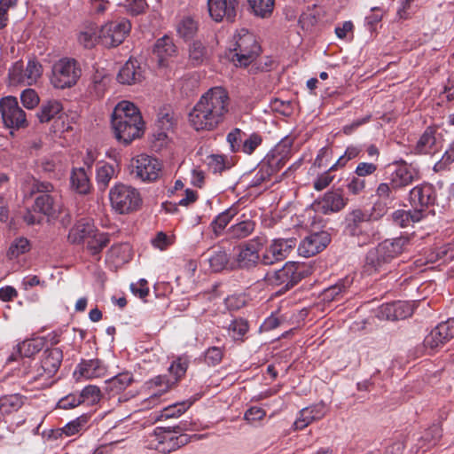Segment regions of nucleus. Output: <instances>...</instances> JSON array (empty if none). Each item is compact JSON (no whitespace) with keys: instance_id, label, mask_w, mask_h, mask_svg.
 I'll use <instances>...</instances> for the list:
<instances>
[{"instance_id":"obj_1","label":"nucleus","mask_w":454,"mask_h":454,"mask_svg":"<svg viewBox=\"0 0 454 454\" xmlns=\"http://www.w3.org/2000/svg\"><path fill=\"white\" fill-rule=\"evenodd\" d=\"M230 98L222 87H214L204 93L189 114V121L196 130H212L229 111Z\"/></svg>"},{"instance_id":"obj_2","label":"nucleus","mask_w":454,"mask_h":454,"mask_svg":"<svg viewBox=\"0 0 454 454\" xmlns=\"http://www.w3.org/2000/svg\"><path fill=\"white\" fill-rule=\"evenodd\" d=\"M111 124L116 139L124 145L140 138L145 129L139 109L133 103L126 100L119 102L114 107Z\"/></svg>"},{"instance_id":"obj_3","label":"nucleus","mask_w":454,"mask_h":454,"mask_svg":"<svg viewBox=\"0 0 454 454\" xmlns=\"http://www.w3.org/2000/svg\"><path fill=\"white\" fill-rule=\"evenodd\" d=\"M63 360V352L59 348L45 349L40 363L24 372L28 383L36 384L38 387H47L53 383V377L58 372Z\"/></svg>"},{"instance_id":"obj_4","label":"nucleus","mask_w":454,"mask_h":454,"mask_svg":"<svg viewBox=\"0 0 454 454\" xmlns=\"http://www.w3.org/2000/svg\"><path fill=\"white\" fill-rule=\"evenodd\" d=\"M344 231L356 239L359 246L371 243L378 234V229L368 210L353 208L344 218Z\"/></svg>"},{"instance_id":"obj_5","label":"nucleus","mask_w":454,"mask_h":454,"mask_svg":"<svg viewBox=\"0 0 454 454\" xmlns=\"http://www.w3.org/2000/svg\"><path fill=\"white\" fill-rule=\"evenodd\" d=\"M407 237L386 239L368 251L365 266L368 270L379 271L385 264L403 253L409 245Z\"/></svg>"},{"instance_id":"obj_6","label":"nucleus","mask_w":454,"mask_h":454,"mask_svg":"<svg viewBox=\"0 0 454 454\" xmlns=\"http://www.w3.org/2000/svg\"><path fill=\"white\" fill-rule=\"evenodd\" d=\"M231 59L235 66L247 67L254 62L261 52V46L255 35L247 29H240L234 35V44Z\"/></svg>"},{"instance_id":"obj_7","label":"nucleus","mask_w":454,"mask_h":454,"mask_svg":"<svg viewBox=\"0 0 454 454\" xmlns=\"http://www.w3.org/2000/svg\"><path fill=\"white\" fill-rule=\"evenodd\" d=\"M109 199L112 208L118 214H130L142 206L138 190L124 184H117L110 189Z\"/></svg>"},{"instance_id":"obj_8","label":"nucleus","mask_w":454,"mask_h":454,"mask_svg":"<svg viewBox=\"0 0 454 454\" xmlns=\"http://www.w3.org/2000/svg\"><path fill=\"white\" fill-rule=\"evenodd\" d=\"M303 278L304 272L301 266L296 262H288L281 269L268 272L265 275V281L271 286L280 287V291H287Z\"/></svg>"},{"instance_id":"obj_9","label":"nucleus","mask_w":454,"mask_h":454,"mask_svg":"<svg viewBox=\"0 0 454 454\" xmlns=\"http://www.w3.org/2000/svg\"><path fill=\"white\" fill-rule=\"evenodd\" d=\"M82 74L76 60L73 59H61L52 67L51 84L58 89L74 86Z\"/></svg>"},{"instance_id":"obj_10","label":"nucleus","mask_w":454,"mask_h":454,"mask_svg":"<svg viewBox=\"0 0 454 454\" xmlns=\"http://www.w3.org/2000/svg\"><path fill=\"white\" fill-rule=\"evenodd\" d=\"M148 448L161 453H169L187 443V435L176 436L172 431L164 427H157L147 436Z\"/></svg>"},{"instance_id":"obj_11","label":"nucleus","mask_w":454,"mask_h":454,"mask_svg":"<svg viewBox=\"0 0 454 454\" xmlns=\"http://www.w3.org/2000/svg\"><path fill=\"white\" fill-rule=\"evenodd\" d=\"M43 67L35 59H28L24 67L21 61H17L9 70L10 82L13 85L31 86L42 76Z\"/></svg>"},{"instance_id":"obj_12","label":"nucleus","mask_w":454,"mask_h":454,"mask_svg":"<svg viewBox=\"0 0 454 454\" xmlns=\"http://www.w3.org/2000/svg\"><path fill=\"white\" fill-rule=\"evenodd\" d=\"M131 29L130 22L122 18L108 22L98 31V43L107 48L121 44Z\"/></svg>"},{"instance_id":"obj_13","label":"nucleus","mask_w":454,"mask_h":454,"mask_svg":"<svg viewBox=\"0 0 454 454\" xmlns=\"http://www.w3.org/2000/svg\"><path fill=\"white\" fill-rule=\"evenodd\" d=\"M0 113L4 125L8 128L19 129L28 126L26 113L13 96L0 99Z\"/></svg>"},{"instance_id":"obj_14","label":"nucleus","mask_w":454,"mask_h":454,"mask_svg":"<svg viewBox=\"0 0 454 454\" xmlns=\"http://www.w3.org/2000/svg\"><path fill=\"white\" fill-rule=\"evenodd\" d=\"M294 139L284 137L259 163V170H279L288 160Z\"/></svg>"},{"instance_id":"obj_15","label":"nucleus","mask_w":454,"mask_h":454,"mask_svg":"<svg viewBox=\"0 0 454 454\" xmlns=\"http://www.w3.org/2000/svg\"><path fill=\"white\" fill-rule=\"evenodd\" d=\"M296 245L297 240L294 238L273 239L262 254V263L271 265L283 261L294 251Z\"/></svg>"},{"instance_id":"obj_16","label":"nucleus","mask_w":454,"mask_h":454,"mask_svg":"<svg viewBox=\"0 0 454 454\" xmlns=\"http://www.w3.org/2000/svg\"><path fill=\"white\" fill-rule=\"evenodd\" d=\"M454 338V317L437 325L425 338L424 345L431 349L443 346Z\"/></svg>"},{"instance_id":"obj_17","label":"nucleus","mask_w":454,"mask_h":454,"mask_svg":"<svg viewBox=\"0 0 454 454\" xmlns=\"http://www.w3.org/2000/svg\"><path fill=\"white\" fill-rule=\"evenodd\" d=\"M331 241L326 231L315 232L307 236L299 245L298 253L303 257H310L325 249Z\"/></svg>"},{"instance_id":"obj_18","label":"nucleus","mask_w":454,"mask_h":454,"mask_svg":"<svg viewBox=\"0 0 454 454\" xmlns=\"http://www.w3.org/2000/svg\"><path fill=\"white\" fill-rule=\"evenodd\" d=\"M96 229L97 227L91 219L82 218L69 230L67 241L72 245L85 244L91 238Z\"/></svg>"},{"instance_id":"obj_19","label":"nucleus","mask_w":454,"mask_h":454,"mask_svg":"<svg viewBox=\"0 0 454 454\" xmlns=\"http://www.w3.org/2000/svg\"><path fill=\"white\" fill-rule=\"evenodd\" d=\"M327 413L324 403H316L301 409L294 423L295 430H302L314 421L323 419Z\"/></svg>"},{"instance_id":"obj_20","label":"nucleus","mask_w":454,"mask_h":454,"mask_svg":"<svg viewBox=\"0 0 454 454\" xmlns=\"http://www.w3.org/2000/svg\"><path fill=\"white\" fill-rule=\"evenodd\" d=\"M207 12L215 22H221L224 19L232 22L237 14V9L230 5L228 0H207Z\"/></svg>"},{"instance_id":"obj_21","label":"nucleus","mask_w":454,"mask_h":454,"mask_svg":"<svg viewBox=\"0 0 454 454\" xmlns=\"http://www.w3.org/2000/svg\"><path fill=\"white\" fill-rule=\"evenodd\" d=\"M433 191L428 186H415L410 192V203L412 210L421 209V212L426 215V209L428 205L434 203Z\"/></svg>"},{"instance_id":"obj_22","label":"nucleus","mask_w":454,"mask_h":454,"mask_svg":"<svg viewBox=\"0 0 454 454\" xmlns=\"http://www.w3.org/2000/svg\"><path fill=\"white\" fill-rule=\"evenodd\" d=\"M144 78L143 70L137 60L129 59L120 69L117 80L121 84L131 85Z\"/></svg>"},{"instance_id":"obj_23","label":"nucleus","mask_w":454,"mask_h":454,"mask_svg":"<svg viewBox=\"0 0 454 454\" xmlns=\"http://www.w3.org/2000/svg\"><path fill=\"white\" fill-rule=\"evenodd\" d=\"M106 368L98 359L82 361L76 367L74 373L85 379H94L105 376Z\"/></svg>"},{"instance_id":"obj_24","label":"nucleus","mask_w":454,"mask_h":454,"mask_svg":"<svg viewBox=\"0 0 454 454\" xmlns=\"http://www.w3.org/2000/svg\"><path fill=\"white\" fill-rule=\"evenodd\" d=\"M43 346V342L40 339L27 340L19 343L13 352L8 358V361H16L18 357H31L38 353Z\"/></svg>"},{"instance_id":"obj_25","label":"nucleus","mask_w":454,"mask_h":454,"mask_svg":"<svg viewBox=\"0 0 454 454\" xmlns=\"http://www.w3.org/2000/svg\"><path fill=\"white\" fill-rule=\"evenodd\" d=\"M176 52V46L172 39L168 36H163L157 40L154 44L153 53L158 59L159 66L168 65V58L172 57Z\"/></svg>"},{"instance_id":"obj_26","label":"nucleus","mask_w":454,"mask_h":454,"mask_svg":"<svg viewBox=\"0 0 454 454\" xmlns=\"http://www.w3.org/2000/svg\"><path fill=\"white\" fill-rule=\"evenodd\" d=\"M325 214L340 211L346 205L347 200L339 191L326 192L319 202Z\"/></svg>"},{"instance_id":"obj_27","label":"nucleus","mask_w":454,"mask_h":454,"mask_svg":"<svg viewBox=\"0 0 454 454\" xmlns=\"http://www.w3.org/2000/svg\"><path fill=\"white\" fill-rule=\"evenodd\" d=\"M149 387H160L145 400V407L151 408L158 403L159 398L165 394L170 387L169 380L165 376H157L150 380Z\"/></svg>"},{"instance_id":"obj_28","label":"nucleus","mask_w":454,"mask_h":454,"mask_svg":"<svg viewBox=\"0 0 454 454\" xmlns=\"http://www.w3.org/2000/svg\"><path fill=\"white\" fill-rule=\"evenodd\" d=\"M424 218L421 209L417 210H403L399 209L392 214L393 222L402 227H407L413 223H418Z\"/></svg>"},{"instance_id":"obj_29","label":"nucleus","mask_w":454,"mask_h":454,"mask_svg":"<svg viewBox=\"0 0 454 454\" xmlns=\"http://www.w3.org/2000/svg\"><path fill=\"white\" fill-rule=\"evenodd\" d=\"M110 242L109 234L101 232L98 229L91 235V238L88 239L86 244V250L93 256H98L102 250L108 246Z\"/></svg>"},{"instance_id":"obj_30","label":"nucleus","mask_w":454,"mask_h":454,"mask_svg":"<svg viewBox=\"0 0 454 454\" xmlns=\"http://www.w3.org/2000/svg\"><path fill=\"white\" fill-rule=\"evenodd\" d=\"M129 168L136 170H161L165 167L160 163L158 159L142 153L130 160Z\"/></svg>"},{"instance_id":"obj_31","label":"nucleus","mask_w":454,"mask_h":454,"mask_svg":"<svg viewBox=\"0 0 454 454\" xmlns=\"http://www.w3.org/2000/svg\"><path fill=\"white\" fill-rule=\"evenodd\" d=\"M255 225V222L250 219L240 221L227 230V235L233 239H246L254 232Z\"/></svg>"},{"instance_id":"obj_32","label":"nucleus","mask_w":454,"mask_h":454,"mask_svg":"<svg viewBox=\"0 0 454 454\" xmlns=\"http://www.w3.org/2000/svg\"><path fill=\"white\" fill-rule=\"evenodd\" d=\"M63 106L58 100H49L43 103L39 111L36 113V117L39 122L45 123L55 118L61 111Z\"/></svg>"},{"instance_id":"obj_33","label":"nucleus","mask_w":454,"mask_h":454,"mask_svg":"<svg viewBox=\"0 0 454 454\" xmlns=\"http://www.w3.org/2000/svg\"><path fill=\"white\" fill-rule=\"evenodd\" d=\"M35 209L43 215L56 217L60 212V206L56 204L49 194H42L35 199Z\"/></svg>"},{"instance_id":"obj_34","label":"nucleus","mask_w":454,"mask_h":454,"mask_svg":"<svg viewBox=\"0 0 454 454\" xmlns=\"http://www.w3.org/2000/svg\"><path fill=\"white\" fill-rule=\"evenodd\" d=\"M352 283L353 278L349 277H346L345 278L340 279L335 285L326 288L324 291V300L328 301H338L340 297L348 291Z\"/></svg>"},{"instance_id":"obj_35","label":"nucleus","mask_w":454,"mask_h":454,"mask_svg":"<svg viewBox=\"0 0 454 454\" xmlns=\"http://www.w3.org/2000/svg\"><path fill=\"white\" fill-rule=\"evenodd\" d=\"M132 382L133 376L130 372H121L106 382V389L114 395L118 394L121 391L126 389Z\"/></svg>"},{"instance_id":"obj_36","label":"nucleus","mask_w":454,"mask_h":454,"mask_svg":"<svg viewBox=\"0 0 454 454\" xmlns=\"http://www.w3.org/2000/svg\"><path fill=\"white\" fill-rule=\"evenodd\" d=\"M198 32V22L190 16L183 17L176 23L177 35L184 40L192 39Z\"/></svg>"},{"instance_id":"obj_37","label":"nucleus","mask_w":454,"mask_h":454,"mask_svg":"<svg viewBox=\"0 0 454 454\" xmlns=\"http://www.w3.org/2000/svg\"><path fill=\"white\" fill-rule=\"evenodd\" d=\"M23 403V396L19 394L2 396L0 398V413L6 415L17 411Z\"/></svg>"},{"instance_id":"obj_38","label":"nucleus","mask_w":454,"mask_h":454,"mask_svg":"<svg viewBox=\"0 0 454 454\" xmlns=\"http://www.w3.org/2000/svg\"><path fill=\"white\" fill-rule=\"evenodd\" d=\"M434 129L427 127L417 142L415 151L420 154L429 153L435 144Z\"/></svg>"},{"instance_id":"obj_39","label":"nucleus","mask_w":454,"mask_h":454,"mask_svg":"<svg viewBox=\"0 0 454 454\" xmlns=\"http://www.w3.org/2000/svg\"><path fill=\"white\" fill-rule=\"evenodd\" d=\"M71 184L80 194H87L90 192L91 183L87 172H72Z\"/></svg>"},{"instance_id":"obj_40","label":"nucleus","mask_w":454,"mask_h":454,"mask_svg":"<svg viewBox=\"0 0 454 454\" xmlns=\"http://www.w3.org/2000/svg\"><path fill=\"white\" fill-rule=\"evenodd\" d=\"M209 56L208 49L200 41H194L189 47V58L195 66L203 63Z\"/></svg>"},{"instance_id":"obj_41","label":"nucleus","mask_w":454,"mask_h":454,"mask_svg":"<svg viewBox=\"0 0 454 454\" xmlns=\"http://www.w3.org/2000/svg\"><path fill=\"white\" fill-rule=\"evenodd\" d=\"M247 2L254 15L261 18L270 16L275 4V0H247Z\"/></svg>"},{"instance_id":"obj_42","label":"nucleus","mask_w":454,"mask_h":454,"mask_svg":"<svg viewBox=\"0 0 454 454\" xmlns=\"http://www.w3.org/2000/svg\"><path fill=\"white\" fill-rule=\"evenodd\" d=\"M259 258V254H255L243 246L237 255L236 262L239 268L249 269L255 266Z\"/></svg>"},{"instance_id":"obj_43","label":"nucleus","mask_w":454,"mask_h":454,"mask_svg":"<svg viewBox=\"0 0 454 454\" xmlns=\"http://www.w3.org/2000/svg\"><path fill=\"white\" fill-rule=\"evenodd\" d=\"M229 262V255L223 249L214 251L208 258V262L211 270L215 272H219L225 269Z\"/></svg>"},{"instance_id":"obj_44","label":"nucleus","mask_w":454,"mask_h":454,"mask_svg":"<svg viewBox=\"0 0 454 454\" xmlns=\"http://www.w3.org/2000/svg\"><path fill=\"white\" fill-rule=\"evenodd\" d=\"M81 404L93 405L99 402L101 398L100 389L94 385L85 387L79 394Z\"/></svg>"},{"instance_id":"obj_45","label":"nucleus","mask_w":454,"mask_h":454,"mask_svg":"<svg viewBox=\"0 0 454 454\" xmlns=\"http://www.w3.org/2000/svg\"><path fill=\"white\" fill-rule=\"evenodd\" d=\"M236 215L233 209H228L224 212L219 214L215 219L212 222L211 226L215 236H219L227 224L231 221V219Z\"/></svg>"},{"instance_id":"obj_46","label":"nucleus","mask_w":454,"mask_h":454,"mask_svg":"<svg viewBox=\"0 0 454 454\" xmlns=\"http://www.w3.org/2000/svg\"><path fill=\"white\" fill-rule=\"evenodd\" d=\"M30 250V243L27 239L20 237L15 239L11 244L7 255L10 259L17 258Z\"/></svg>"},{"instance_id":"obj_47","label":"nucleus","mask_w":454,"mask_h":454,"mask_svg":"<svg viewBox=\"0 0 454 454\" xmlns=\"http://www.w3.org/2000/svg\"><path fill=\"white\" fill-rule=\"evenodd\" d=\"M388 179L393 189H401L411 184L414 176L411 172H391Z\"/></svg>"},{"instance_id":"obj_48","label":"nucleus","mask_w":454,"mask_h":454,"mask_svg":"<svg viewBox=\"0 0 454 454\" xmlns=\"http://www.w3.org/2000/svg\"><path fill=\"white\" fill-rule=\"evenodd\" d=\"M247 331V321L243 318L233 319L228 326V333L234 340L241 339Z\"/></svg>"},{"instance_id":"obj_49","label":"nucleus","mask_w":454,"mask_h":454,"mask_svg":"<svg viewBox=\"0 0 454 454\" xmlns=\"http://www.w3.org/2000/svg\"><path fill=\"white\" fill-rule=\"evenodd\" d=\"M392 201L393 200L391 198H385L378 199L374 202L371 211H369V214L372 215V221L374 223L386 215L388 208L391 207Z\"/></svg>"},{"instance_id":"obj_50","label":"nucleus","mask_w":454,"mask_h":454,"mask_svg":"<svg viewBox=\"0 0 454 454\" xmlns=\"http://www.w3.org/2000/svg\"><path fill=\"white\" fill-rule=\"evenodd\" d=\"M89 415L82 414V416L70 421L62 428L63 434H65L67 436H72L79 433L86 426V424L89 421Z\"/></svg>"},{"instance_id":"obj_51","label":"nucleus","mask_w":454,"mask_h":454,"mask_svg":"<svg viewBox=\"0 0 454 454\" xmlns=\"http://www.w3.org/2000/svg\"><path fill=\"white\" fill-rule=\"evenodd\" d=\"M442 436V429L438 425H433L426 430L421 437V441L425 442L420 448L427 449L435 445Z\"/></svg>"},{"instance_id":"obj_52","label":"nucleus","mask_w":454,"mask_h":454,"mask_svg":"<svg viewBox=\"0 0 454 454\" xmlns=\"http://www.w3.org/2000/svg\"><path fill=\"white\" fill-rule=\"evenodd\" d=\"M78 41L85 48H91L98 42V32L93 27H88L80 32Z\"/></svg>"},{"instance_id":"obj_53","label":"nucleus","mask_w":454,"mask_h":454,"mask_svg":"<svg viewBox=\"0 0 454 454\" xmlns=\"http://www.w3.org/2000/svg\"><path fill=\"white\" fill-rule=\"evenodd\" d=\"M24 190L26 192H30L31 194L35 192L48 194V192L53 190V186L49 182H41L36 179H33L31 183H27L24 185Z\"/></svg>"},{"instance_id":"obj_54","label":"nucleus","mask_w":454,"mask_h":454,"mask_svg":"<svg viewBox=\"0 0 454 454\" xmlns=\"http://www.w3.org/2000/svg\"><path fill=\"white\" fill-rule=\"evenodd\" d=\"M20 100L24 107L27 109H34L35 108L39 102L40 98L33 89H26L21 92Z\"/></svg>"},{"instance_id":"obj_55","label":"nucleus","mask_w":454,"mask_h":454,"mask_svg":"<svg viewBox=\"0 0 454 454\" xmlns=\"http://www.w3.org/2000/svg\"><path fill=\"white\" fill-rule=\"evenodd\" d=\"M188 363L189 362L185 357H178L172 362L169 366V372L175 377L176 381L185 374L188 368Z\"/></svg>"},{"instance_id":"obj_56","label":"nucleus","mask_w":454,"mask_h":454,"mask_svg":"<svg viewBox=\"0 0 454 454\" xmlns=\"http://www.w3.org/2000/svg\"><path fill=\"white\" fill-rule=\"evenodd\" d=\"M245 133L240 129H234L227 135V142L230 145L231 151L237 153L241 151Z\"/></svg>"},{"instance_id":"obj_57","label":"nucleus","mask_w":454,"mask_h":454,"mask_svg":"<svg viewBox=\"0 0 454 454\" xmlns=\"http://www.w3.org/2000/svg\"><path fill=\"white\" fill-rule=\"evenodd\" d=\"M223 351L221 348L211 347L205 352V362L211 366H215L222 361Z\"/></svg>"},{"instance_id":"obj_58","label":"nucleus","mask_w":454,"mask_h":454,"mask_svg":"<svg viewBox=\"0 0 454 454\" xmlns=\"http://www.w3.org/2000/svg\"><path fill=\"white\" fill-rule=\"evenodd\" d=\"M262 137L260 135L254 133L248 138L243 141L241 152L251 154L262 144Z\"/></svg>"},{"instance_id":"obj_59","label":"nucleus","mask_w":454,"mask_h":454,"mask_svg":"<svg viewBox=\"0 0 454 454\" xmlns=\"http://www.w3.org/2000/svg\"><path fill=\"white\" fill-rule=\"evenodd\" d=\"M272 173L271 172H257L256 176L250 181L249 185L253 187L264 185L265 188H269L277 179L271 182Z\"/></svg>"},{"instance_id":"obj_60","label":"nucleus","mask_w":454,"mask_h":454,"mask_svg":"<svg viewBox=\"0 0 454 454\" xmlns=\"http://www.w3.org/2000/svg\"><path fill=\"white\" fill-rule=\"evenodd\" d=\"M380 319L396 320L395 302L381 305L377 312Z\"/></svg>"},{"instance_id":"obj_61","label":"nucleus","mask_w":454,"mask_h":454,"mask_svg":"<svg viewBox=\"0 0 454 454\" xmlns=\"http://www.w3.org/2000/svg\"><path fill=\"white\" fill-rule=\"evenodd\" d=\"M81 404L79 394H70L58 402V407L64 410L73 409Z\"/></svg>"},{"instance_id":"obj_62","label":"nucleus","mask_w":454,"mask_h":454,"mask_svg":"<svg viewBox=\"0 0 454 454\" xmlns=\"http://www.w3.org/2000/svg\"><path fill=\"white\" fill-rule=\"evenodd\" d=\"M454 162V148L450 147L442 155V159L436 162L433 170H442Z\"/></svg>"},{"instance_id":"obj_63","label":"nucleus","mask_w":454,"mask_h":454,"mask_svg":"<svg viewBox=\"0 0 454 454\" xmlns=\"http://www.w3.org/2000/svg\"><path fill=\"white\" fill-rule=\"evenodd\" d=\"M266 416V411L257 406L249 408L244 414V419L248 422H255L262 419Z\"/></svg>"},{"instance_id":"obj_64","label":"nucleus","mask_w":454,"mask_h":454,"mask_svg":"<svg viewBox=\"0 0 454 454\" xmlns=\"http://www.w3.org/2000/svg\"><path fill=\"white\" fill-rule=\"evenodd\" d=\"M131 292L141 299L145 298L149 294V287L145 279H140L137 283L130 285Z\"/></svg>"}]
</instances>
